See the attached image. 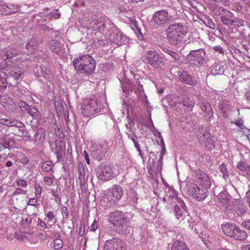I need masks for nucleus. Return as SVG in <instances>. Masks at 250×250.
<instances>
[{
    "label": "nucleus",
    "mask_w": 250,
    "mask_h": 250,
    "mask_svg": "<svg viewBox=\"0 0 250 250\" xmlns=\"http://www.w3.org/2000/svg\"><path fill=\"white\" fill-rule=\"evenodd\" d=\"M108 221L116 227V231L120 234H125L128 231L129 221L123 212L115 211L109 214Z\"/></svg>",
    "instance_id": "nucleus-3"
},
{
    "label": "nucleus",
    "mask_w": 250,
    "mask_h": 250,
    "mask_svg": "<svg viewBox=\"0 0 250 250\" xmlns=\"http://www.w3.org/2000/svg\"><path fill=\"white\" fill-rule=\"evenodd\" d=\"M200 106L202 111L205 112V116L207 119H210L213 117L214 112L208 102L202 101L200 103Z\"/></svg>",
    "instance_id": "nucleus-23"
},
{
    "label": "nucleus",
    "mask_w": 250,
    "mask_h": 250,
    "mask_svg": "<svg viewBox=\"0 0 250 250\" xmlns=\"http://www.w3.org/2000/svg\"><path fill=\"white\" fill-rule=\"evenodd\" d=\"M17 185L18 186L22 187L23 188H26L27 186V183L24 180H19L17 182Z\"/></svg>",
    "instance_id": "nucleus-56"
},
{
    "label": "nucleus",
    "mask_w": 250,
    "mask_h": 250,
    "mask_svg": "<svg viewBox=\"0 0 250 250\" xmlns=\"http://www.w3.org/2000/svg\"><path fill=\"white\" fill-rule=\"evenodd\" d=\"M194 174L196 182L200 186L207 189L210 188L211 182L207 174L201 170L197 169L194 171Z\"/></svg>",
    "instance_id": "nucleus-15"
},
{
    "label": "nucleus",
    "mask_w": 250,
    "mask_h": 250,
    "mask_svg": "<svg viewBox=\"0 0 250 250\" xmlns=\"http://www.w3.org/2000/svg\"><path fill=\"white\" fill-rule=\"evenodd\" d=\"M38 224L39 225H40L41 227L42 228H43L44 229H46L47 228V227L46 225V224L43 222L41 219H40V218H38Z\"/></svg>",
    "instance_id": "nucleus-63"
},
{
    "label": "nucleus",
    "mask_w": 250,
    "mask_h": 250,
    "mask_svg": "<svg viewBox=\"0 0 250 250\" xmlns=\"http://www.w3.org/2000/svg\"><path fill=\"white\" fill-rule=\"evenodd\" d=\"M225 9L222 6H215L213 8L212 13L214 15L221 17Z\"/></svg>",
    "instance_id": "nucleus-39"
},
{
    "label": "nucleus",
    "mask_w": 250,
    "mask_h": 250,
    "mask_svg": "<svg viewBox=\"0 0 250 250\" xmlns=\"http://www.w3.org/2000/svg\"><path fill=\"white\" fill-rule=\"evenodd\" d=\"M42 189L40 186L36 187L35 188V196L37 198H40L41 197Z\"/></svg>",
    "instance_id": "nucleus-54"
},
{
    "label": "nucleus",
    "mask_w": 250,
    "mask_h": 250,
    "mask_svg": "<svg viewBox=\"0 0 250 250\" xmlns=\"http://www.w3.org/2000/svg\"><path fill=\"white\" fill-rule=\"evenodd\" d=\"M233 18H234V14L226 9L222 16L220 17V20L224 25L229 27L231 26V21H232Z\"/></svg>",
    "instance_id": "nucleus-22"
},
{
    "label": "nucleus",
    "mask_w": 250,
    "mask_h": 250,
    "mask_svg": "<svg viewBox=\"0 0 250 250\" xmlns=\"http://www.w3.org/2000/svg\"><path fill=\"white\" fill-rule=\"evenodd\" d=\"M234 209L239 216H242L246 212L247 208L242 200L237 199L234 202Z\"/></svg>",
    "instance_id": "nucleus-24"
},
{
    "label": "nucleus",
    "mask_w": 250,
    "mask_h": 250,
    "mask_svg": "<svg viewBox=\"0 0 250 250\" xmlns=\"http://www.w3.org/2000/svg\"><path fill=\"white\" fill-rule=\"evenodd\" d=\"M21 132H22V134L26 138H30L31 137V135L30 134H29V133L28 132V131H27L26 130V129H24V128H23L21 130Z\"/></svg>",
    "instance_id": "nucleus-61"
},
{
    "label": "nucleus",
    "mask_w": 250,
    "mask_h": 250,
    "mask_svg": "<svg viewBox=\"0 0 250 250\" xmlns=\"http://www.w3.org/2000/svg\"><path fill=\"white\" fill-rule=\"evenodd\" d=\"M38 201L35 198H31L29 200L28 205L32 206H36L38 205Z\"/></svg>",
    "instance_id": "nucleus-57"
},
{
    "label": "nucleus",
    "mask_w": 250,
    "mask_h": 250,
    "mask_svg": "<svg viewBox=\"0 0 250 250\" xmlns=\"http://www.w3.org/2000/svg\"><path fill=\"white\" fill-rule=\"evenodd\" d=\"M102 105L98 103L97 99L84 101L82 107V113L85 116H89L100 111Z\"/></svg>",
    "instance_id": "nucleus-7"
},
{
    "label": "nucleus",
    "mask_w": 250,
    "mask_h": 250,
    "mask_svg": "<svg viewBox=\"0 0 250 250\" xmlns=\"http://www.w3.org/2000/svg\"><path fill=\"white\" fill-rule=\"evenodd\" d=\"M220 168L221 172L222 173L223 175V178L224 179H226L228 178L229 176V171L226 167V165L225 164L223 163L220 166Z\"/></svg>",
    "instance_id": "nucleus-46"
},
{
    "label": "nucleus",
    "mask_w": 250,
    "mask_h": 250,
    "mask_svg": "<svg viewBox=\"0 0 250 250\" xmlns=\"http://www.w3.org/2000/svg\"><path fill=\"white\" fill-rule=\"evenodd\" d=\"M1 122L2 124L7 126H16L21 127V125H23L21 122L17 123L16 124H15L14 122H11L7 119H2L1 120Z\"/></svg>",
    "instance_id": "nucleus-41"
},
{
    "label": "nucleus",
    "mask_w": 250,
    "mask_h": 250,
    "mask_svg": "<svg viewBox=\"0 0 250 250\" xmlns=\"http://www.w3.org/2000/svg\"><path fill=\"white\" fill-rule=\"evenodd\" d=\"M63 246V242L60 239H56L54 240V248L56 250H59Z\"/></svg>",
    "instance_id": "nucleus-47"
},
{
    "label": "nucleus",
    "mask_w": 250,
    "mask_h": 250,
    "mask_svg": "<svg viewBox=\"0 0 250 250\" xmlns=\"http://www.w3.org/2000/svg\"><path fill=\"white\" fill-rule=\"evenodd\" d=\"M207 26L212 29H214L215 28V25L211 20H208Z\"/></svg>",
    "instance_id": "nucleus-60"
},
{
    "label": "nucleus",
    "mask_w": 250,
    "mask_h": 250,
    "mask_svg": "<svg viewBox=\"0 0 250 250\" xmlns=\"http://www.w3.org/2000/svg\"><path fill=\"white\" fill-rule=\"evenodd\" d=\"M18 105L22 112L24 114L26 113V112L30 107L27 104L23 101H20Z\"/></svg>",
    "instance_id": "nucleus-44"
},
{
    "label": "nucleus",
    "mask_w": 250,
    "mask_h": 250,
    "mask_svg": "<svg viewBox=\"0 0 250 250\" xmlns=\"http://www.w3.org/2000/svg\"><path fill=\"white\" fill-rule=\"evenodd\" d=\"M162 50L170 57L169 59L171 62H177L180 60V55L176 52L166 47H164Z\"/></svg>",
    "instance_id": "nucleus-31"
},
{
    "label": "nucleus",
    "mask_w": 250,
    "mask_h": 250,
    "mask_svg": "<svg viewBox=\"0 0 250 250\" xmlns=\"http://www.w3.org/2000/svg\"><path fill=\"white\" fill-rule=\"evenodd\" d=\"M110 42L118 46L122 45L126 41V37L122 33L116 30L113 31L109 36Z\"/></svg>",
    "instance_id": "nucleus-18"
},
{
    "label": "nucleus",
    "mask_w": 250,
    "mask_h": 250,
    "mask_svg": "<svg viewBox=\"0 0 250 250\" xmlns=\"http://www.w3.org/2000/svg\"><path fill=\"white\" fill-rule=\"evenodd\" d=\"M142 61L155 68H159L165 63V59L154 50H147L142 57Z\"/></svg>",
    "instance_id": "nucleus-4"
},
{
    "label": "nucleus",
    "mask_w": 250,
    "mask_h": 250,
    "mask_svg": "<svg viewBox=\"0 0 250 250\" xmlns=\"http://www.w3.org/2000/svg\"><path fill=\"white\" fill-rule=\"evenodd\" d=\"M72 63L76 71L87 75L92 74L96 67L95 60L87 54L79 55L74 59Z\"/></svg>",
    "instance_id": "nucleus-1"
},
{
    "label": "nucleus",
    "mask_w": 250,
    "mask_h": 250,
    "mask_svg": "<svg viewBox=\"0 0 250 250\" xmlns=\"http://www.w3.org/2000/svg\"><path fill=\"white\" fill-rule=\"evenodd\" d=\"M39 47V42L36 39L32 38L27 42L25 48L29 54H33Z\"/></svg>",
    "instance_id": "nucleus-26"
},
{
    "label": "nucleus",
    "mask_w": 250,
    "mask_h": 250,
    "mask_svg": "<svg viewBox=\"0 0 250 250\" xmlns=\"http://www.w3.org/2000/svg\"><path fill=\"white\" fill-rule=\"evenodd\" d=\"M128 137L131 139L132 142L136 140L137 136L134 131L131 132L130 133H127Z\"/></svg>",
    "instance_id": "nucleus-58"
},
{
    "label": "nucleus",
    "mask_w": 250,
    "mask_h": 250,
    "mask_svg": "<svg viewBox=\"0 0 250 250\" xmlns=\"http://www.w3.org/2000/svg\"><path fill=\"white\" fill-rule=\"evenodd\" d=\"M174 19V16L171 15L166 10L156 11L152 16V20L155 25L163 27L166 24L171 23Z\"/></svg>",
    "instance_id": "nucleus-6"
},
{
    "label": "nucleus",
    "mask_w": 250,
    "mask_h": 250,
    "mask_svg": "<svg viewBox=\"0 0 250 250\" xmlns=\"http://www.w3.org/2000/svg\"><path fill=\"white\" fill-rule=\"evenodd\" d=\"M7 74L3 71H0V91L2 92L7 87Z\"/></svg>",
    "instance_id": "nucleus-33"
},
{
    "label": "nucleus",
    "mask_w": 250,
    "mask_h": 250,
    "mask_svg": "<svg viewBox=\"0 0 250 250\" xmlns=\"http://www.w3.org/2000/svg\"><path fill=\"white\" fill-rule=\"evenodd\" d=\"M123 193V188L119 185H115L111 190V196L114 198L113 203H114V200H119L122 197Z\"/></svg>",
    "instance_id": "nucleus-27"
},
{
    "label": "nucleus",
    "mask_w": 250,
    "mask_h": 250,
    "mask_svg": "<svg viewBox=\"0 0 250 250\" xmlns=\"http://www.w3.org/2000/svg\"><path fill=\"white\" fill-rule=\"evenodd\" d=\"M44 182L45 185L51 186L54 183V180L53 178L49 177L48 176L44 177Z\"/></svg>",
    "instance_id": "nucleus-49"
},
{
    "label": "nucleus",
    "mask_w": 250,
    "mask_h": 250,
    "mask_svg": "<svg viewBox=\"0 0 250 250\" xmlns=\"http://www.w3.org/2000/svg\"><path fill=\"white\" fill-rule=\"evenodd\" d=\"M229 102L227 101H223L221 102L218 105L219 110L223 112H226L227 110L229 109Z\"/></svg>",
    "instance_id": "nucleus-42"
},
{
    "label": "nucleus",
    "mask_w": 250,
    "mask_h": 250,
    "mask_svg": "<svg viewBox=\"0 0 250 250\" xmlns=\"http://www.w3.org/2000/svg\"><path fill=\"white\" fill-rule=\"evenodd\" d=\"M174 202L177 204L174 207V213L176 218L178 220H183L185 216L184 210L186 207V204L183 200L180 199L176 194H174L171 196H169Z\"/></svg>",
    "instance_id": "nucleus-14"
},
{
    "label": "nucleus",
    "mask_w": 250,
    "mask_h": 250,
    "mask_svg": "<svg viewBox=\"0 0 250 250\" xmlns=\"http://www.w3.org/2000/svg\"><path fill=\"white\" fill-rule=\"evenodd\" d=\"M222 229L223 232L227 236L239 240L244 241L247 238V232L240 229L234 224L227 223L222 225Z\"/></svg>",
    "instance_id": "nucleus-5"
},
{
    "label": "nucleus",
    "mask_w": 250,
    "mask_h": 250,
    "mask_svg": "<svg viewBox=\"0 0 250 250\" xmlns=\"http://www.w3.org/2000/svg\"><path fill=\"white\" fill-rule=\"evenodd\" d=\"M242 225L244 228L250 230V219L243 221L242 223Z\"/></svg>",
    "instance_id": "nucleus-52"
},
{
    "label": "nucleus",
    "mask_w": 250,
    "mask_h": 250,
    "mask_svg": "<svg viewBox=\"0 0 250 250\" xmlns=\"http://www.w3.org/2000/svg\"><path fill=\"white\" fill-rule=\"evenodd\" d=\"M124 243L120 239L112 238L105 241L104 250H126Z\"/></svg>",
    "instance_id": "nucleus-17"
},
{
    "label": "nucleus",
    "mask_w": 250,
    "mask_h": 250,
    "mask_svg": "<svg viewBox=\"0 0 250 250\" xmlns=\"http://www.w3.org/2000/svg\"><path fill=\"white\" fill-rule=\"evenodd\" d=\"M231 26L234 25L237 27L244 25V21L238 17L233 18L232 21H231Z\"/></svg>",
    "instance_id": "nucleus-40"
},
{
    "label": "nucleus",
    "mask_w": 250,
    "mask_h": 250,
    "mask_svg": "<svg viewBox=\"0 0 250 250\" xmlns=\"http://www.w3.org/2000/svg\"><path fill=\"white\" fill-rule=\"evenodd\" d=\"M83 157H84L85 160H86V163L88 165H90V160H89V158L88 157V154L87 152H86V151L84 150L83 151Z\"/></svg>",
    "instance_id": "nucleus-62"
},
{
    "label": "nucleus",
    "mask_w": 250,
    "mask_h": 250,
    "mask_svg": "<svg viewBox=\"0 0 250 250\" xmlns=\"http://www.w3.org/2000/svg\"><path fill=\"white\" fill-rule=\"evenodd\" d=\"M48 46L52 52L59 56H62L64 53V48L62 43L55 40H52L48 43Z\"/></svg>",
    "instance_id": "nucleus-20"
},
{
    "label": "nucleus",
    "mask_w": 250,
    "mask_h": 250,
    "mask_svg": "<svg viewBox=\"0 0 250 250\" xmlns=\"http://www.w3.org/2000/svg\"><path fill=\"white\" fill-rule=\"evenodd\" d=\"M54 164L51 161H47L42 163L41 165V168L42 171L46 172H51V174L53 173V168Z\"/></svg>",
    "instance_id": "nucleus-35"
},
{
    "label": "nucleus",
    "mask_w": 250,
    "mask_h": 250,
    "mask_svg": "<svg viewBox=\"0 0 250 250\" xmlns=\"http://www.w3.org/2000/svg\"><path fill=\"white\" fill-rule=\"evenodd\" d=\"M54 152L57 155V162H61L64 155V147L62 146V143L61 142L56 144Z\"/></svg>",
    "instance_id": "nucleus-28"
},
{
    "label": "nucleus",
    "mask_w": 250,
    "mask_h": 250,
    "mask_svg": "<svg viewBox=\"0 0 250 250\" xmlns=\"http://www.w3.org/2000/svg\"><path fill=\"white\" fill-rule=\"evenodd\" d=\"M171 250H189L186 244L181 241H176L172 245Z\"/></svg>",
    "instance_id": "nucleus-34"
},
{
    "label": "nucleus",
    "mask_w": 250,
    "mask_h": 250,
    "mask_svg": "<svg viewBox=\"0 0 250 250\" xmlns=\"http://www.w3.org/2000/svg\"><path fill=\"white\" fill-rule=\"evenodd\" d=\"M206 52L203 49L191 50L187 55L189 62L194 65L203 64L205 62Z\"/></svg>",
    "instance_id": "nucleus-12"
},
{
    "label": "nucleus",
    "mask_w": 250,
    "mask_h": 250,
    "mask_svg": "<svg viewBox=\"0 0 250 250\" xmlns=\"http://www.w3.org/2000/svg\"><path fill=\"white\" fill-rule=\"evenodd\" d=\"M38 69L35 73L36 77L38 78L40 82L46 84L47 86L50 87V83L53 80V74L49 69L44 66H40Z\"/></svg>",
    "instance_id": "nucleus-11"
},
{
    "label": "nucleus",
    "mask_w": 250,
    "mask_h": 250,
    "mask_svg": "<svg viewBox=\"0 0 250 250\" xmlns=\"http://www.w3.org/2000/svg\"><path fill=\"white\" fill-rule=\"evenodd\" d=\"M187 26L182 23L170 25L166 31L169 43L175 46L181 44L183 36L187 33Z\"/></svg>",
    "instance_id": "nucleus-2"
},
{
    "label": "nucleus",
    "mask_w": 250,
    "mask_h": 250,
    "mask_svg": "<svg viewBox=\"0 0 250 250\" xmlns=\"http://www.w3.org/2000/svg\"><path fill=\"white\" fill-rule=\"evenodd\" d=\"M26 194V191L22 189L21 188H18L16 189L14 192V195H19V194Z\"/></svg>",
    "instance_id": "nucleus-55"
},
{
    "label": "nucleus",
    "mask_w": 250,
    "mask_h": 250,
    "mask_svg": "<svg viewBox=\"0 0 250 250\" xmlns=\"http://www.w3.org/2000/svg\"><path fill=\"white\" fill-rule=\"evenodd\" d=\"M24 70L23 68L20 66H15L12 68L10 72L11 77L16 80H18L23 77Z\"/></svg>",
    "instance_id": "nucleus-29"
},
{
    "label": "nucleus",
    "mask_w": 250,
    "mask_h": 250,
    "mask_svg": "<svg viewBox=\"0 0 250 250\" xmlns=\"http://www.w3.org/2000/svg\"><path fill=\"white\" fill-rule=\"evenodd\" d=\"M224 72V67L223 65L217 64L211 69V74L214 75L222 74Z\"/></svg>",
    "instance_id": "nucleus-36"
},
{
    "label": "nucleus",
    "mask_w": 250,
    "mask_h": 250,
    "mask_svg": "<svg viewBox=\"0 0 250 250\" xmlns=\"http://www.w3.org/2000/svg\"><path fill=\"white\" fill-rule=\"evenodd\" d=\"M213 49L215 51L219 52L220 54H224V50L223 49V48L221 45L214 46L213 47Z\"/></svg>",
    "instance_id": "nucleus-53"
},
{
    "label": "nucleus",
    "mask_w": 250,
    "mask_h": 250,
    "mask_svg": "<svg viewBox=\"0 0 250 250\" xmlns=\"http://www.w3.org/2000/svg\"><path fill=\"white\" fill-rule=\"evenodd\" d=\"M45 130L42 127L39 128L35 134V144L38 146H41L45 139Z\"/></svg>",
    "instance_id": "nucleus-25"
},
{
    "label": "nucleus",
    "mask_w": 250,
    "mask_h": 250,
    "mask_svg": "<svg viewBox=\"0 0 250 250\" xmlns=\"http://www.w3.org/2000/svg\"><path fill=\"white\" fill-rule=\"evenodd\" d=\"M78 172L79 175L78 178H88V176L85 174V168L82 163H79L78 164Z\"/></svg>",
    "instance_id": "nucleus-37"
},
{
    "label": "nucleus",
    "mask_w": 250,
    "mask_h": 250,
    "mask_svg": "<svg viewBox=\"0 0 250 250\" xmlns=\"http://www.w3.org/2000/svg\"><path fill=\"white\" fill-rule=\"evenodd\" d=\"M96 175L99 179L106 181L112 179L113 177V172L111 166L104 162L98 167Z\"/></svg>",
    "instance_id": "nucleus-13"
},
{
    "label": "nucleus",
    "mask_w": 250,
    "mask_h": 250,
    "mask_svg": "<svg viewBox=\"0 0 250 250\" xmlns=\"http://www.w3.org/2000/svg\"><path fill=\"white\" fill-rule=\"evenodd\" d=\"M98 228V222L95 220L92 225L89 227L90 231H95Z\"/></svg>",
    "instance_id": "nucleus-50"
},
{
    "label": "nucleus",
    "mask_w": 250,
    "mask_h": 250,
    "mask_svg": "<svg viewBox=\"0 0 250 250\" xmlns=\"http://www.w3.org/2000/svg\"><path fill=\"white\" fill-rule=\"evenodd\" d=\"M21 5L18 4L9 3L4 7L6 14H11L20 10Z\"/></svg>",
    "instance_id": "nucleus-32"
},
{
    "label": "nucleus",
    "mask_w": 250,
    "mask_h": 250,
    "mask_svg": "<svg viewBox=\"0 0 250 250\" xmlns=\"http://www.w3.org/2000/svg\"><path fill=\"white\" fill-rule=\"evenodd\" d=\"M46 216L48 218V222L52 221L55 218V214L53 211L48 212Z\"/></svg>",
    "instance_id": "nucleus-51"
},
{
    "label": "nucleus",
    "mask_w": 250,
    "mask_h": 250,
    "mask_svg": "<svg viewBox=\"0 0 250 250\" xmlns=\"http://www.w3.org/2000/svg\"><path fill=\"white\" fill-rule=\"evenodd\" d=\"M198 142L202 146H205L208 150L214 148L215 143L211 133L205 131L198 135Z\"/></svg>",
    "instance_id": "nucleus-16"
},
{
    "label": "nucleus",
    "mask_w": 250,
    "mask_h": 250,
    "mask_svg": "<svg viewBox=\"0 0 250 250\" xmlns=\"http://www.w3.org/2000/svg\"><path fill=\"white\" fill-rule=\"evenodd\" d=\"M108 150V147L106 144L95 143L91 148V155L93 159L100 161L104 157Z\"/></svg>",
    "instance_id": "nucleus-10"
},
{
    "label": "nucleus",
    "mask_w": 250,
    "mask_h": 250,
    "mask_svg": "<svg viewBox=\"0 0 250 250\" xmlns=\"http://www.w3.org/2000/svg\"><path fill=\"white\" fill-rule=\"evenodd\" d=\"M18 54V51L14 47L9 46L5 49L2 55V58L3 60H6L15 57Z\"/></svg>",
    "instance_id": "nucleus-30"
},
{
    "label": "nucleus",
    "mask_w": 250,
    "mask_h": 250,
    "mask_svg": "<svg viewBox=\"0 0 250 250\" xmlns=\"http://www.w3.org/2000/svg\"><path fill=\"white\" fill-rule=\"evenodd\" d=\"M51 190V193L52 195V196L55 198H59V195L58 193V190L57 189H50Z\"/></svg>",
    "instance_id": "nucleus-64"
},
{
    "label": "nucleus",
    "mask_w": 250,
    "mask_h": 250,
    "mask_svg": "<svg viewBox=\"0 0 250 250\" xmlns=\"http://www.w3.org/2000/svg\"><path fill=\"white\" fill-rule=\"evenodd\" d=\"M188 191L191 196L200 201L204 200L208 193L207 189L204 188H201L197 184L193 183L188 187Z\"/></svg>",
    "instance_id": "nucleus-9"
},
{
    "label": "nucleus",
    "mask_w": 250,
    "mask_h": 250,
    "mask_svg": "<svg viewBox=\"0 0 250 250\" xmlns=\"http://www.w3.org/2000/svg\"><path fill=\"white\" fill-rule=\"evenodd\" d=\"M0 103L1 105L8 112H11L16 108V104L14 101L6 94L0 97Z\"/></svg>",
    "instance_id": "nucleus-19"
},
{
    "label": "nucleus",
    "mask_w": 250,
    "mask_h": 250,
    "mask_svg": "<svg viewBox=\"0 0 250 250\" xmlns=\"http://www.w3.org/2000/svg\"><path fill=\"white\" fill-rule=\"evenodd\" d=\"M179 73L180 74L178 73V75H179V80L180 81L193 86L197 85V82L195 78L192 77L190 74L188 73L186 71L180 72Z\"/></svg>",
    "instance_id": "nucleus-21"
},
{
    "label": "nucleus",
    "mask_w": 250,
    "mask_h": 250,
    "mask_svg": "<svg viewBox=\"0 0 250 250\" xmlns=\"http://www.w3.org/2000/svg\"><path fill=\"white\" fill-rule=\"evenodd\" d=\"M81 189L82 191L86 190L87 188V181L88 178H79Z\"/></svg>",
    "instance_id": "nucleus-45"
},
{
    "label": "nucleus",
    "mask_w": 250,
    "mask_h": 250,
    "mask_svg": "<svg viewBox=\"0 0 250 250\" xmlns=\"http://www.w3.org/2000/svg\"><path fill=\"white\" fill-rule=\"evenodd\" d=\"M129 198H131L132 202L133 203H137L138 201V196L137 193L133 190L129 191Z\"/></svg>",
    "instance_id": "nucleus-48"
},
{
    "label": "nucleus",
    "mask_w": 250,
    "mask_h": 250,
    "mask_svg": "<svg viewBox=\"0 0 250 250\" xmlns=\"http://www.w3.org/2000/svg\"><path fill=\"white\" fill-rule=\"evenodd\" d=\"M91 18V21H89V24H91V27L92 30L100 32H104L106 28L107 18L102 13H97L92 14Z\"/></svg>",
    "instance_id": "nucleus-8"
},
{
    "label": "nucleus",
    "mask_w": 250,
    "mask_h": 250,
    "mask_svg": "<svg viewBox=\"0 0 250 250\" xmlns=\"http://www.w3.org/2000/svg\"><path fill=\"white\" fill-rule=\"evenodd\" d=\"M237 167L242 171H250V166L244 162H239L237 165Z\"/></svg>",
    "instance_id": "nucleus-38"
},
{
    "label": "nucleus",
    "mask_w": 250,
    "mask_h": 250,
    "mask_svg": "<svg viewBox=\"0 0 250 250\" xmlns=\"http://www.w3.org/2000/svg\"><path fill=\"white\" fill-rule=\"evenodd\" d=\"M26 113L31 115L34 118H38L40 115V112L35 108L30 106Z\"/></svg>",
    "instance_id": "nucleus-43"
},
{
    "label": "nucleus",
    "mask_w": 250,
    "mask_h": 250,
    "mask_svg": "<svg viewBox=\"0 0 250 250\" xmlns=\"http://www.w3.org/2000/svg\"><path fill=\"white\" fill-rule=\"evenodd\" d=\"M0 144H1L4 148H6L9 146V143L5 139L0 140Z\"/></svg>",
    "instance_id": "nucleus-59"
}]
</instances>
